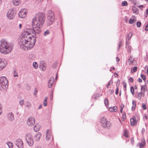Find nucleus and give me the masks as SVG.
<instances>
[{"label": "nucleus", "mask_w": 148, "mask_h": 148, "mask_svg": "<svg viewBox=\"0 0 148 148\" xmlns=\"http://www.w3.org/2000/svg\"><path fill=\"white\" fill-rule=\"evenodd\" d=\"M32 29H27L20 37L18 45L21 48L26 50L31 49L34 47L36 40V36L31 37L29 35L32 33Z\"/></svg>", "instance_id": "1"}, {"label": "nucleus", "mask_w": 148, "mask_h": 148, "mask_svg": "<svg viewBox=\"0 0 148 148\" xmlns=\"http://www.w3.org/2000/svg\"><path fill=\"white\" fill-rule=\"evenodd\" d=\"M1 42L0 52L4 54L10 53L12 50L13 47L4 40H1Z\"/></svg>", "instance_id": "2"}, {"label": "nucleus", "mask_w": 148, "mask_h": 148, "mask_svg": "<svg viewBox=\"0 0 148 148\" xmlns=\"http://www.w3.org/2000/svg\"><path fill=\"white\" fill-rule=\"evenodd\" d=\"M45 21V16L43 13H39L36 15V16L33 18L32 25L36 24L37 25H40L42 26Z\"/></svg>", "instance_id": "3"}, {"label": "nucleus", "mask_w": 148, "mask_h": 148, "mask_svg": "<svg viewBox=\"0 0 148 148\" xmlns=\"http://www.w3.org/2000/svg\"><path fill=\"white\" fill-rule=\"evenodd\" d=\"M8 81L6 77L4 76L0 77V87L1 90L5 91L8 87Z\"/></svg>", "instance_id": "4"}, {"label": "nucleus", "mask_w": 148, "mask_h": 148, "mask_svg": "<svg viewBox=\"0 0 148 148\" xmlns=\"http://www.w3.org/2000/svg\"><path fill=\"white\" fill-rule=\"evenodd\" d=\"M55 19L53 12L51 10H49L48 12V16L47 17V25L48 26H50L54 22Z\"/></svg>", "instance_id": "5"}, {"label": "nucleus", "mask_w": 148, "mask_h": 148, "mask_svg": "<svg viewBox=\"0 0 148 148\" xmlns=\"http://www.w3.org/2000/svg\"><path fill=\"white\" fill-rule=\"evenodd\" d=\"M100 122L102 126L104 127L109 129L111 124L109 121H108L106 119L104 116L102 117L100 119Z\"/></svg>", "instance_id": "6"}, {"label": "nucleus", "mask_w": 148, "mask_h": 148, "mask_svg": "<svg viewBox=\"0 0 148 148\" xmlns=\"http://www.w3.org/2000/svg\"><path fill=\"white\" fill-rule=\"evenodd\" d=\"M32 25L33 26L32 34H40L41 31V28L42 26H41L40 25H38L36 24Z\"/></svg>", "instance_id": "7"}, {"label": "nucleus", "mask_w": 148, "mask_h": 148, "mask_svg": "<svg viewBox=\"0 0 148 148\" xmlns=\"http://www.w3.org/2000/svg\"><path fill=\"white\" fill-rule=\"evenodd\" d=\"M26 139L28 144L30 146H32L34 144V141L32 136L31 134L27 133L26 134Z\"/></svg>", "instance_id": "8"}, {"label": "nucleus", "mask_w": 148, "mask_h": 148, "mask_svg": "<svg viewBox=\"0 0 148 148\" xmlns=\"http://www.w3.org/2000/svg\"><path fill=\"white\" fill-rule=\"evenodd\" d=\"M27 12V10L26 9L21 10L18 13L19 17L21 18L25 17L26 16Z\"/></svg>", "instance_id": "9"}, {"label": "nucleus", "mask_w": 148, "mask_h": 148, "mask_svg": "<svg viewBox=\"0 0 148 148\" xmlns=\"http://www.w3.org/2000/svg\"><path fill=\"white\" fill-rule=\"evenodd\" d=\"M35 122V119L33 117H29L27 120V124L29 126L33 125Z\"/></svg>", "instance_id": "10"}, {"label": "nucleus", "mask_w": 148, "mask_h": 148, "mask_svg": "<svg viewBox=\"0 0 148 148\" xmlns=\"http://www.w3.org/2000/svg\"><path fill=\"white\" fill-rule=\"evenodd\" d=\"M15 13L13 10H9L7 14L8 18L10 20L12 19L15 16Z\"/></svg>", "instance_id": "11"}, {"label": "nucleus", "mask_w": 148, "mask_h": 148, "mask_svg": "<svg viewBox=\"0 0 148 148\" xmlns=\"http://www.w3.org/2000/svg\"><path fill=\"white\" fill-rule=\"evenodd\" d=\"M7 64V62L5 60L0 59V71L5 67Z\"/></svg>", "instance_id": "12"}, {"label": "nucleus", "mask_w": 148, "mask_h": 148, "mask_svg": "<svg viewBox=\"0 0 148 148\" xmlns=\"http://www.w3.org/2000/svg\"><path fill=\"white\" fill-rule=\"evenodd\" d=\"M138 116H135L130 119L131 124L132 125H134L136 124L138 121Z\"/></svg>", "instance_id": "13"}, {"label": "nucleus", "mask_w": 148, "mask_h": 148, "mask_svg": "<svg viewBox=\"0 0 148 148\" xmlns=\"http://www.w3.org/2000/svg\"><path fill=\"white\" fill-rule=\"evenodd\" d=\"M15 144L19 148L23 147V143L22 141L20 139H18L16 141Z\"/></svg>", "instance_id": "14"}, {"label": "nucleus", "mask_w": 148, "mask_h": 148, "mask_svg": "<svg viewBox=\"0 0 148 148\" xmlns=\"http://www.w3.org/2000/svg\"><path fill=\"white\" fill-rule=\"evenodd\" d=\"M7 119L9 121H13L14 118L13 114L11 112H8L7 114Z\"/></svg>", "instance_id": "15"}, {"label": "nucleus", "mask_w": 148, "mask_h": 148, "mask_svg": "<svg viewBox=\"0 0 148 148\" xmlns=\"http://www.w3.org/2000/svg\"><path fill=\"white\" fill-rule=\"evenodd\" d=\"M51 132L50 130L49 129H48L46 132V140H49L51 137Z\"/></svg>", "instance_id": "16"}, {"label": "nucleus", "mask_w": 148, "mask_h": 148, "mask_svg": "<svg viewBox=\"0 0 148 148\" xmlns=\"http://www.w3.org/2000/svg\"><path fill=\"white\" fill-rule=\"evenodd\" d=\"M54 82V78L52 77L50 79L48 82V87L49 88H51Z\"/></svg>", "instance_id": "17"}, {"label": "nucleus", "mask_w": 148, "mask_h": 148, "mask_svg": "<svg viewBox=\"0 0 148 148\" xmlns=\"http://www.w3.org/2000/svg\"><path fill=\"white\" fill-rule=\"evenodd\" d=\"M132 36V34L131 32L129 33L127 35V37L126 39V47H127V46L128 45V44L129 41V40L130 39Z\"/></svg>", "instance_id": "18"}, {"label": "nucleus", "mask_w": 148, "mask_h": 148, "mask_svg": "<svg viewBox=\"0 0 148 148\" xmlns=\"http://www.w3.org/2000/svg\"><path fill=\"white\" fill-rule=\"evenodd\" d=\"M41 136V134L40 133L38 132L35 135L34 139L36 141L38 142L40 140Z\"/></svg>", "instance_id": "19"}, {"label": "nucleus", "mask_w": 148, "mask_h": 148, "mask_svg": "<svg viewBox=\"0 0 148 148\" xmlns=\"http://www.w3.org/2000/svg\"><path fill=\"white\" fill-rule=\"evenodd\" d=\"M39 67L42 69V71H45L46 68V64L43 62H42L40 63Z\"/></svg>", "instance_id": "20"}, {"label": "nucleus", "mask_w": 148, "mask_h": 148, "mask_svg": "<svg viewBox=\"0 0 148 148\" xmlns=\"http://www.w3.org/2000/svg\"><path fill=\"white\" fill-rule=\"evenodd\" d=\"M136 62V61L134 60L132 57V56H130V58H129L127 62L129 65L131 64L133 65Z\"/></svg>", "instance_id": "21"}, {"label": "nucleus", "mask_w": 148, "mask_h": 148, "mask_svg": "<svg viewBox=\"0 0 148 148\" xmlns=\"http://www.w3.org/2000/svg\"><path fill=\"white\" fill-rule=\"evenodd\" d=\"M141 143H139V148H142L145 145V141L144 138L142 139Z\"/></svg>", "instance_id": "22"}, {"label": "nucleus", "mask_w": 148, "mask_h": 148, "mask_svg": "<svg viewBox=\"0 0 148 148\" xmlns=\"http://www.w3.org/2000/svg\"><path fill=\"white\" fill-rule=\"evenodd\" d=\"M40 127L38 124H36L34 127V130L36 132L38 131L40 129Z\"/></svg>", "instance_id": "23"}, {"label": "nucleus", "mask_w": 148, "mask_h": 148, "mask_svg": "<svg viewBox=\"0 0 148 148\" xmlns=\"http://www.w3.org/2000/svg\"><path fill=\"white\" fill-rule=\"evenodd\" d=\"M21 0H12L13 4L15 6L18 5L21 3Z\"/></svg>", "instance_id": "24"}, {"label": "nucleus", "mask_w": 148, "mask_h": 148, "mask_svg": "<svg viewBox=\"0 0 148 148\" xmlns=\"http://www.w3.org/2000/svg\"><path fill=\"white\" fill-rule=\"evenodd\" d=\"M109 109V110L111 112L117 111V107L116 106H114L112 108H110Z\"/></svg>", "instance_id": "25"}, {"label": "nucleus", "mask_w": 148, "mask_h": 148, "mask_svg": "<svg viewBox=\"0 0 148 148\" xmlns=\"http://www.w3.org/2000/svg\"><path fill=\"white\" fill-rule=\"evenodd\" d=\"M132 11L134 13L138 14V9L135 6H133L132 7Z\"/></svg>", "instance_id": "26"}, {"label": "nucleus", "mask_w": 148, "mask_h": 148, "mask_svg": "<svg viewBox=\"0 0 148 148\" xmlns=\"http://www.w3.org/2000/svg\"><path fill=\"white\" fill-rule=\"evenodd\" d=\"M132 110H134L136 106V102L135 101L133 100L132 102Z\"/></svg>", "instance_id": "27"}, {"label": "nucleus", "mask_w": 148, "mask_h": 148, "mask_svg": "<svg viewBox=\"0 0 148 148\" xmlns=\"http://www.w3.org/2000/svg\"><path fill=\"white\" fill-rule=\"evenodd\" d=\"M7 145L9 146V148H13V145L12 142H9L7 143Z\"/></svg>", "instance_id": "28"}, {"label": "nucleus", "mask_w": 148, "mask_h": 148, "mask_svg": "<svg viewBox=\"0 0 148 148\" xmlns=\"http://www.w3.org/2000/svg\"><path fill=\"white\" fill-rule=\"evenodd\" d=\"M135 21L134 18H131L129 20V22L130 24H132L134 23Z\"/></svg>", "instance_id": "29"}, {"label": "nucleus", "mask_w": 148, "mask_h": 148, "mask_svg": "<svg viewBox=\"0 0 148 148\" xmlns=\"http://www.w3.org/2000/svg\"><path fill=\"white\" fill-rule=\"evenodd\" d=\"M137 69V67L136 66L134 67L132 69H131V73H132L133 72H136Z\"/></svg>", "instance_id": "30"}, {"label": "nucleus", "mask_w": 148, "mask_h": 148, "mask_svg": "<svg viewBox=\"0 0 148 148\" xmlns=\"http://www.w3.org/2000/svg\"><path fill=\"white\" fill-rule=\"evenodd\" d=\"M50 34V31L49 30H47L45 31L43 35L44 36H46Z\"/></svg>", "instance_id": "31"}, {"label": "nucleus", "mask_w": 148, "mask_h": 148, "mask_svg": "<svg viewBox=\"0 0 148 148\" xmlns=\"http://www.w3.org/2000/svg\"><path fill=\"white\" fill-rule=\"evenodd\" d=\"M121 5L122 6H126L128 4L126 1H124L122 2Z\"/></svg>", "instance_id": "32"}, {"label": "nucleus", "mask_w": 148, "mask_h": 148, "mask_svg": "<svg viewBox=\"0 0 148 148\" xmlns=\"http://www.w3.org/2000/svg\"><path fill=\"white\" fill-rule=\"evenodd\" d=\"M33 66L35 69H36L38 67V64L36 62H34L33 63Z\"/></svg>", "instance_id": "33"}, {"label": "nucleus", "mask_w": 148, "mask_h": 148, "mask_svg": "<svg viewBox=\"0 0 148 148\" xmlns=\"http://www.w3.org/2000/svg\"><path fill=\"white\" fill-rule=\"evenodd\" d=\"M27 107L29 108H30L31 107V103L29 101H27L25 104Z\"/></svg>", "instance_id": "34"}, {"label": "nucleus", "mask_w": 148, "mask_h": 148, "mask_svg": "<svg viewBox=\"0 0 148 148\" xmlns=\"http://www.w3.org/2000/svg\"><path fill=\"white\" fill-rule=\"evenodd\" d=\"M145 85H144V86H141V92H142V93H143L144 92V90L145 89Z\"/></svg>", "instance_id": "35"}, {"label": "nucleus", "mask_w": 148, "mask_h": 148, "mask_svg": "<svg viewBox=\"0 0 148 148\" xmlns=\"http://www.w3.org/2000/svg\"><path fill=\"white\" fill-rule=\"evenodd\" d=\"M127 50L128 52L130 53L131 51V47L130 46H128L127 47Z\"/></svg>", "instance_id": "36"}, {"label": "nucleus", "mask_w": 148, "mask_h": 148, "mask_svg": "<svg viewBox=\"0 0 148 148\" xmlns=\"http://www.w3.org/2000/svg\"><path fill=\"white\" fill-rule=\"evenodd\" d=\"M104 103L106 107L108 105V100L107 99H106L104 100Z\"/></svg>", "instance_id": "37"}, {"label": "nucleus", "mask_w": 148, "mask_h": 148, "mask_svg": "<svg viewBox=\"0 0 148 148\" xmlns=\"http://www.w3.org/2000/svg\"><path fill=\"white\" fill-rule=\"evenodd\" d=\"M130 91L132 95H134V89L133 87H131L130 88Z\"/></svg>", "instance_id": "38"}, {"label": "nucleus", "mask_w": 148, "mask_h": 148, "mask_svg": "<svg viewBox=\"0 0 148 148\" xmlns=\"http://www.w3.org/2000/svg\"><path fill=\"white\" fill-rule=\"evenodd\" d=\"M2 107L1 104V103H0V116L1 115V114H2Z\"/></svg>", "instance_id": "39"}, {"label": "nucleus", "mask_w": 148, "mask_h": 148, "mask_svg": "<svg viewBox=\"0 0 148 148\" xmlns=\"http://www.w3.org/2000/svg\"><path fill=\"white\" fill-rule=\"evenodd\" d=\"M19 104L21 106H22L24 104V101L23 99H22L19 101Z\"/></svg>", "instance_id": "40"}, {"label": "nucleus", "mask_w": 148, "mask_h": 148, "mask_svg": "<svg viewBox=\"0 0 148 148\" xmlns=\"http://www.w3.org/2000/svg\"><path fill=\"white\" fill-rule=\"evenodd\" d=\"M117 88L116 89V91L115 92V94L116 95L118 94L119 93V88H118V86H116Z\"/></svg>", "instance_id": "41"}, {"label": "nucleus", "mask_w": 148, "mask_h": 148, "mask_svg": "<svg viewBox=\"0 0 148 148\" xmlns=\"http://www.w3.org/2000/svg\"><path fill=\"white\" fill-rule=\"evenodd\" d=\"M141 77L145 81L146 79L145 76V75L142 74L141 75Z\"/></svg>", "instance_id": "42"}, {"label": "nucleus", "mask_w": 148, "mask_h": 148, "mask_svg": "<svg viewBox=\"0 0 148 148\" xmlns=\"http://www.w3.org/2000/svg\"><path fill=\"white\" fill-rule=\"evenodd\" d=\"M37 90L36 88L34 89V95H37Z\"/></svg>", "instance_id": "43"}, {"label": "nucleus", "mask_w": 148, "mask_h": 148, "mask_svg": "<svg viewBox=\"0 0 148 148\" xmlns=\"http://www.w3.org/2000/svg\"><path fill=\"white\" fill-rule=\"evenodd\" d=\"M112 84V81L111 80H110L108 83V86H110Z\"/></svg>", "instance_id": "44"}, {"label": "nucleus", "mask_w": 148, "mask_h": 148, "mask_svg": "<svg viewBox=\"0 0 148 148\" xmlns=\"http://www.w3.org/2000/svg\"><path fill=\"white\" fill-rule=\"evenodd\" d=\"M142 107L144 110H146V105L144 103L142 104Z\"/></svg>", "instance_id": "45"}, {"label": "nucleus", "mask_w": 148, "mask_h": 148, "mask_svg": "<svg viewBox=\"0 0 148 148\" xmlns=\"http://www.w3.org/2000/svg\"><path fill=\"white\" fill-rule=\"evenodd\" d=\"M124 136L126 137H128V136H127V133L126 131V130H125V132L124 133Z\"/></svg>", "instance_id": "46"}, {"label": "nucleus", "mask_w": 148, "mask_h": 148, "mask_svg": "<svg viewBox=\"0 0 148 148\" xmlns=\"http://www.w3.org/2000/svg\"><path fill=\"white\" fill-rule=\"evenodd\" d=\"M129 81L130 82H133V78L132 77H130L129 79Z\"/></svg>", "instance_id": "47"}, {"label": "nucleus", "mask_w": 148, "mask_h": 148, "mask_svg": "<svg viewBox=\"0 0 148 148\" xmlns=\"http://www.w3.org/2000/svg\"><path fill=\"white\" fill-rule=\"evenodd\" d=\"M121 44V42H119V44H118V49H120Z\"/></svg>", "instance_id": "48"}, {"label": "nucleus", "mask_w": 148, "mask_h": 148, "mask_svg": "<svg viewBox=\"0 0 148 148\" xmlns=\"http://www.w3.org/2000/svg\"><path fill=\"white\" fill-rule=\"evenodd\" d=\"M123 88L125 90L126 89V83H125L124 84Z\"/></svg>", "instance_id": "49"}, {"label": "nucleus", "mask_w": 148, "mask_h": 148, "mask_svg": "<svg viewBox=\"0 0 148 148\" xmlns=\"http://www.w3.org/2000/svg\"><path fill=\"white\" fill-rule=\"evenodd\" d=\"M131 143L132 144H133L134 143V139L133 138H132L131 140Z\"/></svg>", "instance_id": "50"}, {"label": "nucleus", "mask_w": 148, "mask_h": 148, "mask_svg": "<svg viewBox=\"0 0 148 148\" xmlns=\"http://www.w3.org/2000/svg\"><path fill=\"white\" fill-rule=\"evenodd\" d=\"M145 29L146 31H148V24L147 25L145 26Z\"/></svg>", "instance_id": "51"}, {"label": "nucleus", "mask_w": 148, "mask_h": 148, "mask_svg": "<svg viewBox=\"0 0 148 148\" xmlns=\"http://www.w3.org/2000/svg\"><path fill=\"white\" fill-rule=\"evenodd\" d=\"M14 77H18V75H17V73H16V74L15 73V71H14Z\"/></svg>", "instance_id": "52"}, {"label": "nucleus", "mask_w": 148, "mask_h": 148, "mask_svg": "<svg viewBox=\"0 0 148 148\" xmlns=\"http://www.w3.org/2000/svg\"><path fill=\"white\" fill-rule=\"evenodd\" d=\"M124 105L123 104V105H121L120 106L121 109L122 108V109H123V108H124Z\"/></svg>", "instance_id": "53"}, {"label": "nucleus", "mask_w": 148, "mask_h": 148, "mask_svg": "<svg viewBox=\"0 0 148 148\" xmlns=\"http://www.w3.org/2000/svg\"><path fill=\"white\" fill-rule=\"evenodd\" d=\"M114 92V90H110V93L111 94H112Z\"/></svg>", "instance_id": "54"}, {"label": "nucleus", "mask_w": 148, "mask_h": 148, "mask_svg": "<svg viewBox=\"0 0 148 148\" xmlns=\"http://www.w3.org/2000/svg\"><path fill=\"white\" fill-rule=\"evenodd\" d=\"M47 97H46L44 99V102H47Z\"/></svg>", "instance_id": "55"}, {"label": "nucleus", "mask_w": 148, "mask_h": 148, "mask_svg": "<svg viewBox=\"0 0 148 148\" xmlns=\"http://www.w3.org/2000/svg\"><path fill=\"white\" fill-rule=\"evenodd\" d=\"M120 59L118 57H116V61L117 62H118L119 61Z\"/></svg>", "instance_id": "56"}, {"label": "nucleus", "mask_w": 148, "mask_h": 148, "mask_svg": "<svg viewBox=\"0 0 148 148\" xmlns=\"http://www.w3.org/2000/svg\"><path fill=\"white\" fill-rule=\"evenodd\" d=\"M43 104L44 106H46L47 105V102H45L44 101Z\"/></svg>", "instance_id": "57"}, {"label": "nucleus", "mask_w": 148, "mask_h": 148, "mask_svg": "<svg viewBox=\"0 0 148 148\" xmlns=\"http://www.w3.org/2000/svg\"><path fill=\"white\" fill-rule=\"evenodd\" d=\"M143 119H145L146 120H147V116H144V117H143Z\"/></svg>", "instance_id": "58"}, {"label": "nucleus", "mask_w": 148, "mask_h": 148, "mask_svg": "<svg viewBox=\"0 0 148 148\" xmlns=\"http://www.w3.org/2000/svg\"><path fill=\"white\" fill-rule=\"evenodd\" d=\"M50 99L52 100L53 98V94H51L50 95Z\"/></svg>", "instance_id": "59"}, {"label": "nucleus", "mask_w": 148, "mask_h": 148, "mask_svg": "<svg viewBox=\"0 0 148 148\" xmlns=\"http://www.w3.org/2000/svg\"><path fill=\"white\" fill-rule=\"evenodd\" d=\"M145 129L144 128H143L142 130V132L143 133H144V132H145Z\"/></svg>", "instance_id": "60"}, {"label": "nucleus", "mask_w": 148, "mask_h": 148, "mask_svg": "<svg viewBox=\"0 0 148 148\" xmlns=\"http://www.w3.org/2000/svg\"><path fill=\"white\" fill-rule=\"evenodd\" d=\"M42 105H40L38 108V109H39L41 108H42Z\"/></svg>", "instance_id": "61"}, {"label": "nucleus", "mask_w": 148, "mask_h": 148, "mask_svg": "<svg viewBox=\"0 0 148 148\" xmlns=\"http://www.w3.org/2000/svg\"><path fill=\"white\" fill-rule=\"evenodd\" d=\"M136 25L138 27H139V21L137 22Z\"/></svg>", "instance_id": "62"}, {"label": "nucleus", "mask_w": 148, "mask_h": 148, "mask_svg": "<svg viewBox=\"0 0 148 148\" xmlns=\"http://www.w3.org/2000/svg\"><path fill=\"white\" fill-rule=\"evenodd\" d=\"M35 148H41V147L40 146H37Z\"/></svg>", "instance_id": "63"}, {"label": "nucleus", "mask_w": 148, "mask_h": 148, "mask_svg": "<svg viewBox=\"0 0 148 148\" xmlns=\"http://www.w3.org/2000/svg\"><path fill=\"white\" fill-rule=\"evenodd\" d=\"M148 14L146 13V14H145V18H146L147 16V15Z\"/></svg>", "instance_id": "64"}]
</instances>
